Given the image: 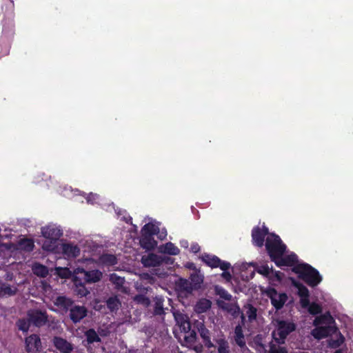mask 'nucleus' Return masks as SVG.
<instances>
[{
	"label": "nucleus",
	"instance_id": "7ed1b4c3",
	"mask_svg": "<svg viewBox=\"0 0 353 353\" xmlns=\"http://www.w3.org/2000/svg\"><path fill=\"white\" fill-rule=\"evenodd\" d=\"M173 315L176 324L180 327L181 330L185 334L184 336L185 342L190 345L194 344L197 339L196 332L194 330L191 329V323L188 316L179 310L174 312Z\"/></svg>",
	"mask_w": 353,
	"mask_h": 353
},
{
	"label": "nucleus",
	"instance_id": "ea45409f",
	"mask_svg": "<svg viewBox=\"0 0 353 353\" xmlns=\"http://www.w3.org/2000/svg\"><path fill=\"white\" fill-rule=\"evenodd\" d=\"M308 310V312L312 315H316L322 312L321 306L316 303H310L309 301V305L306 307Z\"/></svg>",
	"mask_w": 353,
	"mask_h": 353
},
{
	"label": "nucleus",
	"instance_id": "a19ab883",
	"mask_svg": "<svg viewBox=\"0 0 353 353\" xmlns=\"http://www.w3.org/2000/svg\"><path fill=\"white\" fill-rule=\"evenodd\" d=\"M110 281L116 285V288L117 289H119L121 288L125 282V280L123 278H121L119 276H117L116 274L113 273L110 274Z\"/></svg>",
	"mask_w": 353,
	"mask_h": 353
},
{
	"label": "nucleus",
	"instance_id": "4d7b16f0",
	"mask_svg": "<svg viewBox=\"0 0 353 353\" xmlns=\"http://www.w3.org/2000/svg\"><path fill=\"white\" fill-rule=\"evenodd\" d=\"M241 325H244L245 321V317L243 313L241 314Z\"/></svg>",
	"mask_w": 353,
	"mask_h": 353
},
{
	"label": "nucleus",
	"instance_id": "37998d69",
	"mask_svg": "<svg viewBox=\"0 0 353 353\" xmlns=\"http://www.w3.org/2000/svg\"><path fill=\"white\" fill-rule=\"evenodd\" d=\"M280 344H274L273 343H270V353H287L286 348L285 347H281L279 345Z\"/></svg>",
	"mask_w": 353,
	"mask_h": 353
},
{
	"label": "nucleus",
	"instance_id": "79ce46f5",
	"mask_svg": "<svg viewBox=\"0 0 353 353\" xmlns=\"http://www.w3.org/2000/svg\"><path fill=\"white\" fill-rule=\"evenodd\" d=\"M160 263H161V256L152 254L148 256L147 262L145 264L149 266H156Z\"/></svg>",
	"mask_w": 353,
	"mask_h": 353
},
{
	"label": "nucleus",
	"instance_id": "3c124183",
	"mask_svg": "<svg viewBox=\"0 0 353 353\" xmlns=\"http://www.w3.org/2000/svg\"><path fill=\"white\" fill-rule=\"evenodd\" d=\"M25 243H26V248L28 250H32L33 249L34 243H33V242L31 240L26 239L25 241Z\"/></svg>",
	"mask_w": 353,
	"mask_h": 353
},
{
	"label": "nucleus",
	"instance_id": "a211bd4d",
	"mask_svg": "<svg viewBox=\"0 0 353 353\" xmlns=\"http://www.w3.org/2000/svg\"><path fill=\"white\" fill-rule=\"evenodd\" d=\"M62 252L68 258H76L80 254V249L72 243H63Z\"/></svg>",
	"mask_w": 353,
	"mask_h": 353
},
{
	"label": "nucleus",
	"instance_id": "dca6fc26",
	"mask_svg": "<svg viewBox=\"0 0 353 353\" xmlns=\"http://www.w3.org/2000/svg\"><path fill=\"white\" fill-rule=\"evenodd\" d=\"M88 314V310L83 305H72L70 309L69 316L74 324L79 323Z\"/></svg>",
	"mask_w": 353,
	"mask_h": 353
},
{
	"label": "nucleus",
	"instance_id": "412c9836",
	"mask_svg": "<svg viewBox=\"0 0 353 353\" xmlns=\"http://www.w3.org/2000/svg\"><path fill=\"white\" fill-rule=\"evenodd\" d=\"M54 303L59 308L66 312L70 310L74 302L71 299L65 296H59L54 300Z\"/></svg>",
	"mask_w": 353,
	"mask_h": 353
},
{
	"label": "nucleus",
	"instance_id": "1a4fd4ad",
	"mask_svg": "<svg viewBox=\"0 0 353 353\" xmlns=\"http://www.w3.org/2000/svg\"><path fill=\"white\" fill-rule=\"evenodd\" d=\"M267 295L270 298L272 305L277 310H281L283 307L288 299V296L285 293L279 294L274 288L268 290Z\"/></svg>",
	"mask_w": 353,
	"mask_h": 353
},
{
	"label": "nucleus",
	"instance_id": "cd10ccee",
	"mask_svg": "<svg viewBox=\"0 0 353 353\" xmlns=\"http://www.w3.org/2000/svg\"><path fill=\"white\" fill-rule=\"evenodd\" d=\"M212 305V302L207 299H201L197 301L194 306V310L196 313L201 314L207 312Z\"/></svg>",
	"mask_w": 353,
	"mask_h": 353
},
{
	"label": "nucleus",
	"instance_id": "f8f14e48",
	"mask_svg": "<svg viewBox=\"0 0 353 353\" xmlns=\"http://www.w3.org/2000/svg\"><path fill=\"white\" fill-rule=\"evenodd\" d=\"M77 274H81L84 283H96L101 280L102 277V273L98 270H94L91 271H86L83 268H78L75 270Z\"/></svg>",
	"mask_w": 353,
	"mask_h": 353
},
{
	"label": "nucleus",
	"instance_id": "c9c22d12",
	"mask_svg": "<svg viewBox=\"0 0 353 353\" xmlns=\"http://www.w3.org/2000/svg\"><path fill=\"white\" fill-rule=\"evenodd\" d=\"M214 291L216 295H219L220 298L225 301H230L232 299V295L223 287L216 285L214 288Z\"/></svg>",
	"mask_w": 353,
	"mask_h": 353
},
{
	"label": "nucleus",
	"instance_id": "a878e982",
	"mask_svg": "<svg viewBox=\"0 0 353 353\" xmlns=\"http://www.w3.org/2000/svg\"><path fill=\"white\" fill-rule=\"evenodd\" d=\"M330 332V327L329 326H321L314 328L312 331V334L316 339H322L328 336Z\"/></svg>",
	"mask_w": 353,
	"mask_h": 353
},
{
	"label": "nucleus",
	"instance_id": "aec40b11",
	"mask_svg": "<svg viewBox=\"0 0 353 353\" xmlns=\"http://www.w3.org/2000/svg\"><path fill=\"white\" fill-rule=\"evenodd\" d=\"M98 262L103 267H110L117 265L118 259L114 254L105 253L99 257Z\"/></svg>",
	"mask_w": 353,
	"mask_h": 353
},
{
	"label": "nucleus",
	"instance_id": "bb28decb",
	"mask_svg": "<svg viewBox=\"0 0 353 353\" xmlns=\"http://www.w3.org/2000/svg\"><path fill=\"white\" fill-rule=\"evenodd\" d=\"M16 292L17 288L6 283H0V298L13 296Z\"/></svg>",
	"mask_w": 353,
	"mask_h": 353
},
{
	"label": "nucleus",
	"instance_id": "473e14b6",
	"mask_svg": "<svg viewBox=\"0 0 353 353\" xmlns=\"http://www.w3.org/2000/svg\"><path fill=\"white\" fill-rule=\"evenodd\" d=\"M159 232V228L152 223H148L144 225L141 229V234L154 236Z\"/></svg>",
	"mask_w": 353,
	"mask_h": 353
},
{
	"label": "nucleus",
	"instance_id": "b1692460",
	"mask_svg": "<svg viewBox=\"0 0 353 353\" xmlns=\"http://www.w3.org/2000/svg\"><path fill=\"white\" fill-rule=\"evenodd\" d=\"M160 252L170 255H178L180 250L171 242L166 243L159 248Z\"/></svg>",
	"mask_w": 353,
	"mask_h": 353
},
{
	"label": "nucleus",
	"instance_id": "58836bf2",
	"mask_svg": "<svg viewBox=\"0 0 353 353\" xmlns=\"http://www.w3.org/2000/svg\"><path fill=\"white\" fill-rule=\"evenodd\" d=\"M245 307L247 309L246 314L250 322L256 320L257 316V310L252 304H247Z\"/></svg>",
	"mask_w": 353,
	"mask_h": 353
},
{
	"label": "nucleus",
	"instance_id": "13d9d810",
	"mask_svg": "<svg viewBox=\"0 0 353 353\" xmlns=\"http://www.w3.org/2000/svg\"><path fill=\"white\" fill-rule=\"evenodd\" d=\"M148 290H152V288L148 287V288H144L143 289V290H141V289L140 290L141 292H144L145 291V293L148 291Z\"/></svg>",
	"mask_w": 353,
	"mask_h": 353
},
{
	"label": "nucleus",
	"instance_id": "20e7f679",
	"mask_svg": "<svg viewBox=\"0 0 353 353\" xmlns=\"http://www.w3.org/2000/svg\"><path fill=\"white\" fill-rule=\"evenodd\" d=\"M276 330L272 333L275 342L279 344L285 343L287 336L294 332L296 325L292 321L287 320H276Z\"/></svg>",
	"mask_w": 353,
	"mask_h": 353
},
{
	"label": "nucleus",
	"instance_id": "9b49d317",
	"mask_svg": "<svg viewBox=\"0 0 353 353\" xmlns=\"http://www.w3.org/2000/svg\"><path fill=\"white\" fill-rule=\"evenodd\" d=\"M25 348L27 353H36L41 348V341L39 336L32 334L25 339Z\"/></svg>",
	"mask_w": 353,
	"mask_h": 353
},
{
	"label": "nucleus",
	"instance_id": "bf43d9fd",
	"mask_svg": "<svg viewBox=\"0 0 353 353\" xmlns=\"http://www.w3.org/2000/svg\"><path fill=\"white\" fill-rule=\"evenodd\" d=\"M334 353H343L341 350H336Z\"/></svg>",
	"mask_w": 353,
	"mask_h": 353
},
{
	"label": "nucleus",
	"instance_id": "0eeeda50",
	"mask_svg": "<svg viewBox=\"0 0 353 353\" xmlns=\"http://www.w3.org/2000/svg\"><path fill=\"white\" fill-rule=\"evenodd\" d=\"M204 276L199 272H194L190 276V281L183 280L182 287L188 292H192L193 290H198L201 288Z\"/></svg>",
	"mask_w": 353,
	"mask_h": 353
},
{
	"label": "nucleus",
	"instance_id": "680f3d73",
	"mask_svg": "<svg viewBox=\"0 0 353 353\" xmlns=\"http://www.w3.org/2000/svg\"><path fill=\"white\" fill-rule=\"evenodd\" d=\"M165 236H166V234H164L163 237V238H161V236H160V238H161V239H163L164 237H165Z\"/></svg>",
	"mask_w": 353,
	"mask_h": 353
},
{
	"label": "nucleus",
	"instance_id": "de8ad7c7",
	"mask_svg": "<svg viewBox=\"0 0 353 353\" xmlns=\"http://www.w3.org/2000/svg\"><path fill=\"white\" fill-rule=\"evenodd\" d=\"M201 250V247L197 243H193L190 247V251L194 254H197Z\"/></svg>",
	"mask_w": 353,
	"mask_h": 353
},
{
	"label": "nucleus",
	"instance_id": "7c9ffc66",
	"mask_svg": "<svg viewBox=\"0 0 353 353\" xmlns=\"http://www.w3.org/2000/svg\"><path fill=\"white\" fill-rule=\"evenodd\" d=\"M106 305L110 312H117L121 306V301L116 296H110L106 301Z\"/></svg>",
	"mask_w": 353,
	"mask_h": 353
},
{
	"label": "nucleus",
	"instance_id": "f257e3e1",
	"mask_svg": "<svg viewBox=\"0 0 353 353\" xmlns=\"http://www.w3.org/2000/svg\"><path fill=\"white\" fill-rule=\"evenodd\" d=\"M292 271L310 287L314 288L322 281L319 271L307 263L298 264L292 268Z\"/></svg>",
	"mask_w": 353,
	"mask_h": 353
},
{
	"label": "nucleus",
	"instance_id": "f3484780",
	"mask_svg": "<svg viewBox=\"0 0 353 353\" xmlns=\"http://www.w3.org/2000/svg\"><path fill=\"white\" fill-rule=\"evenodd\" d=\"M41 233L43 237L49 240L57 241L63 235L62 231L54 225L42 228Z\"/></svg>",
	"mask_w": 353,
	"mask_h": 353
},
{
	"label": "nucleus",
	"instance_id": "ddd939ff",
	"mask_svg": "<svg viewBox=\"0 0 353 353\" xmlns=\"http://www.w3.org/2000/svg\"><path fill=\"white\" fill-rule=\"evenodd\" d=\"M54 347L61 353H71L74 348L73 343L61 336H54L52 340Z\"/></svg>",
	"mask_w": 353,
	"mask_h": 353
},
{
	"label": "nucleus",
	"instance_id": "423d86ee",
	"mask_svg": "<svg viewBox=\"0 0 353 353\" xmlns=\"http://www.w3.org/2000/svg\"><path fill=\"white\" fill-rule=\"evenodd\" d=\"M199 258L206 265L211 268H219L222 270H228L231 267L229 262L221 260L216 255L203 253Z\"/></svg>",
	"mask_w": 353,
	"mask_h": 353
},
{
	"label": "nucleus",
	"instance_id": "4c0bfd02",
	"mask_svg": "<svg viewBox=\"0 0 353 353\" xmlns=\"http://www.w3.org/2000/svg\"><path fill=\"white\" fill-rule=\"evenodd\" d=\"M32 325L31 322L29 321L28 317L26 319H20L17 321V325L18 329L23 332H27Z\"/></svg>",
	"mask_w": 353,
	"mask_h": 353
},
{
	"label": "nucleus",
	"instance_id": "6ab92c4d",
	"mask_svg": "<svg viewBox=\"0 0 353 353\" xmlns=\"http://www.w3.org/2000/svg\"><path fill=\"white\" fill-rule=\"evenodd\" d=\"M139 243L142 248L148 251L153 250L157 245V242L154 240V236L149 235L141 234Z\"/></svg>",
	"mask_w": 353,
	"mask_h": 353
},
{
	"label": "nucleus",
	"instance_id": "864d4df0",
	"mask_svg": "<svg viewBox=\"0 0 353 353\" xmlns=\"http://www.w3.org/2000/svg\"><path fill=\"white\" fill-rule=\"evenodd\" d=\"M273 273L274 274V276L276 278L278 281H281L283 279V273H281L279 271H274Z\"/></svg>",
	"mask_w": 353,
	"mask_h": 353
},
{
	"label": "nucleus",
	"instance_id": "4be33fe9",
	"mask_svg": "<svg viewBox=\"0 0 353 353\" xmlns=\"http://www.w3.org/2000/svg\"><path fill=\"white\" fill-rule=\"evenodd\" d=\"M235 343L241 349L246 347V342L243 334L242 325L238 324L234 328V336Z\"/></svg>",
	"mask_w": 353,
	"mask_h": 353
},
{
	"label": "nucleus",
	"instance_id": "a18cd8bd",
	"mask_svg": "<svg viewBox=\"0 0 353 353\" xmlns=\"http://www.w3.org/2000/svg\"><path fill=\"white\" fill-rule=\"evenodd\" d=\"M42 248L45 250L54 252L57 248V241L46 240L44 241Z\"/></svg>",
	"mask_w": 353,
	"mask_h": 353
},
{
	"label": "nucleus",
	"instance_id": "052dcab7",
	"mask_svg": "<svg viewBox=\"0 0 353 353\" xmlns=\"http://www.w3.org/2000/svg\"><path fill=\"white\" fill-rule=\"evenodd\" d=\"M236 310H237L238 312H240V308H239V306H236Z\"/></svg>",
	"mask_w": 353,
	"mask_h": 353
},
{
	"label": "nucleus",
	"instance_id": "4468645a",
	"mask_svg": "<svg viewBox=\"0 0 353 353\" xmlns=\"http://www.w3.org/2000/svg\"><path fill=\"white\" fill-rule=\"evenodd\" d=\"M293 286L298 290V295L300 297V304L303 308H306L309 305L310 292L308 289L301 282L294 279L292 281Z\"/></svg>",
	"mask_w": 353,
	"mask_h": 353
},
{
	"label": "nucleus",
	"instance_id": "f03ea898",
	"mask_svg": "<svg viewBox=\"0 0 353 353\" xmlns=\"http://www.w3.org/2000/svg\"><path fill=\"white\" fill-rule=\"evenodd\" d=\"M265 246L272 261L285 254L287 250L286 245L282 241L280 236L274 233H270L267 236Z\"/></svg>",
	"mask_w": 353,
	"mask_h": 353
},
{
	"label": "nucleus",
	"instance_id": "6e6d98bb",
	"mask_svg": "<svg viewBox=\"0 0 353 353\" xmlns=\"http://www.w3.org/2000/svg\"><path fill=\"white\" fill-rule=\"evenodd\" d=\"M194 350L197 352L200 353L203 350V346L201 345H195Z\"/></svg>",
	"mask_w": 353,
	"mask_h": 353
},
{
	"label": "nucleus",
	"instance_id": "603ef678",
	"mask_svg": "<svg viewBox=\"0 0 353 353\" xmlns=\"http://www.w3.org/2000/svg\"><path fill=\"white\" fill-rule=\"evenodd\" d=\"M186 268H188L190 270H192L194 272H199L200 271L199 270H197V268H196V265H195V264L194 263H187Z\"/></svg>",
	"mask_w": 353,
	"mask_h": 353
},
{
	"label": "nucleus",
	"instance_id": "9d476101",
	"mask_svg": "<svg viewBox=\"0 0 353 353\" xmlns=\"http://www.w3.org/2000/svg\"><path fill=\"white\" fill-rule=\"evenodd\" d=\"M270 234L268 228L265 225L262 228L259 226L254 227L252 230V243L259 248L263 247L265 237Z\"/></svg>",
	"mask_w": 353,
	"mask_h": 353
},
{
	"label": "nucleus",
	"instance_id": "8fccbe9b",
	"mask_svg": "<svg viewBox=\"0 0 353 353\" xmlns=\"http://www.w3.org/2000/svg\"><path fill=\"white\" fill-rule=\"evenodd\" d=\"M223 273L221 274V276L225 279L227 281H230L232 279V275L230 272L228 270H223Z\"/></svg>",
	"mask_w": 353,
	"mask_h": 353
},
{
	"label": "nucleus",
	"instance_id": "e433bc0d",
	"mask_svg": "<svg viewBox=\"0 0 353 353\" xmlns=\"http://www.w3.org/2000/svg\"><path fill=\"white\" fill-rule=\"evenodd\" d=\"M34 273L41 277H46L48 274L47 267L40 263H36L33 268Z\"/></svg>",
	"mask_w": 353,
	"mask_h": 353
},
{
	"label": "nucleus",
	"instance_id": "2eb2a0df",
	"mask_svg": "<svg viewBox=\"0 0 353 353\" xmlns=\"http://www.w3.org/2000/svg\"><path fill=\"white\" fill-rule=\"evenodd\" d=\"M272 262H274L277 267L281 268L283 267H292L293 268L296 265L298 257L294 253H291L288 255L283 254L282 256H279L277 259H275Z\"/></svg>",
	"mask_w": 353,
	"mask_h": 353
},
{
	"label": "nucleus",
	"instance_id": "c85d7f7f",
	"mask_svg": "<svg viewBox=\"0 0 353 353\" xmlns=\"http://www.w3.org/2000/svg\"><path fill=\"white\" fill-rule=\"evenodd\" d=\"M218 353H230V347L228 341L225 338L216 340Z\"/></svg>",
	"mask_w": 353,
	"mask_h": 353
},
{
	"label": "nucleus",
	"instance_id": "49530a36",
	"mask_svg": "<svg viewBox=\"0 0 353 353\" xmlns=\"http://www.w3.org/2000/svg\"><path fill=\"white\" fill-rule=\"evenodd\" d=\"M274 270L269 268L268 265H262L258 270V272L264 275L268 276L270 273H273Z\"/></svg>",
	"mask_w": 353,
	"mask_h": 353
},
{
	"label": "nucleus",
	"instance_id": "f704fd0d",
	"mask_svg": "<svg viewBox=\"0 0 353 353\" xmlns=\"http://www.w3.org/2000/svg\"><path fill=\"white\" fill-rule=\"evenodd\" d=\"M133 299L137 304L141 305L145 307H149L151 303L150 299L142 293L135 295Z\"/></svg>",
	"mask_w": 353,
	"mask_h": 353
},
{
	"label": "nucleus",
	"instance_id": "6e6552de",
	"mask_svg": "<svg viewBox=\"0 0 353 353\" xmlns=\"http://www.w3.org/2000/svg\"><path fill=\"white\" fill-rule=\"evenodd\" d=\"M194 327L196 329L206 348L208 350L216 348V345L211 341V332L205 327L203 322L195 321Z\"/></svg>",
	"mask_w": 353,
	"mask_h": 353
},
{
	"label": "nucleus",
	"instance_id": "c756f323",
	"mask_svg": "<svg viewBox=\"0 0 353 353\" xmlns=\"http://www.w3.org/2000/svg\"><path fill=\"white\" fill-rule=\"evenodd\" d=\"M344 341L345 337L341 332H339L336 339L331 337L327 340V345L330 348L336 349L339 347Z\"/></svg>",
	"mask_w": 353,
	"mask_h": 353
},
{
	"label": "nucleus",
	"instance_id": "2f4dec72",
	"mask_svg": "<svg viewBox=\"0 0 353 353\" xmlns=\"http://www.w3.org/2000/svg\"><path fill=\"white\" fill-rule=\"evenodd\" d=\"M74 282L77 288H79L77 290V294L81 296H86L89 294V291L85 288L84 281L77 276L75 275L74 278Z\"/></svg>",
	"mask_w": 353,
	"mask_h": 353
},
{
	"label": "nucleus",
	"instance_id": "72a5a7b5",
	"mask_svg": "<svg viewBox=\"0 0 353 353\" xmlns=\"http://www.w3.org/2000/svg\"><path fill=\"white\" fill-rule=\"evenodd\" d=\"M85 336L86 337V341L88 344H92L95 342L101 341V338L97 334V332L92 328L88 330L85 332Z\"/></svg>",
	"mask_w": 353,
	"mask_h": 353
},
{
	"label": "nucleus",
	"instance_id": "5701e85b",
	"mask_svg": "<svg viewBox=\"0 0 353 353\" xmlns=\"http://www.w3.org/2000/svg\"><path fill=\"white\" fill-rule=\"evenodd\" d=\"M334 322V320L329 312H325L319 316H316L314 320V325L319 326L321 325H330Z\"/></svg>",
	"mask_w": 353,
	"mask_h": 353
},
{
	"label": "nucleus",
	"instance_id": "09e8293b",
	"mask_svg": "<svg viewBox=\"0 0 353 353\" xmlns=\"http://www.w3.org/2000/svg\"><path fill=\"white\" fill-rule=\"evenodd\" d=\"M161 263H165L166 264L172 265L174 263V259H172L170 256H161Z\"/></svg>",
	"mask_w": 353,
	"mask_h": 353
},
{
	"label": "nucleus",
	"instance_id": "393cba45",
	"mask_svg": "<svg viewBox=\"0 0 353 353\" xmlns=\"http://www.w3.org/2000/svg\"><path fill=\"white\" fill-rule=\"evenodd\" d=\"M154 311L153 314L155 316H161L165 314L163 308L164 299L161 296H156L154 298Z\"/></svg>",
	"mask_w": 353,
	"mask_h": 353
},
{
	"label": "nucleus",
	"instance_id": "5fc2aeb1",
	"mask_svg": "<svg viewBox=\"0 0 353 353\" xmlns=\"http://www.w3.org/2000/svg\"><path fill=\"white\" fill-rule=\"evenodd\" d=\"M180 245L181 248H188V245H189V243L187 240L183 239V240L180 241Z\"/></svg>",
	"mask_w": 353,
	"mask_h": 353
},
{
	"label": "nucleus",
	"instance_id": "c03bdc74",
	"mask_svg": "<svg viewBox=\"0 0 353 353\" xmlns=\"http://www.w3.org/2000/svg\"><path fill=\"white\" fill-rule=\"evenodd\" d=\"M58 275L62 279H68L72 275V272L68 268H57Z\"/></svg>",
	"mask_w": 353,
	"mask_h": 353
},
{
	"label": "nucleus",
	"instance_id": "39448f33",
	"mask_svg": "<svg viewBox=\"0 0 353 353\" xmlns=\"http://www.w3.org/2000/svg\"><path fill=\"white\" fill-rule=\"evenodd\" d=\"M27 317L32 325L37 327L44 326L48 321V315L46 310L30 309L27 312Z\"/></svg>",
	"mask_w": 353,
	"mask_h": 353
}]
</instances>
